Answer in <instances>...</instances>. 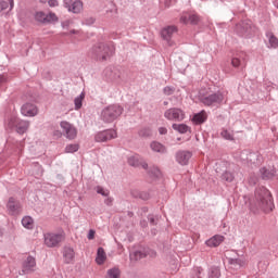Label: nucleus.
Segmentation results:
<instances>
[{"instance_id": "a878e982", "label": "nucleus", "mask_w": 278, "mask_h": 278, "mask_svg": "<svg viewBox=\"0 0 278 278\" xmlns=\"http://www.w3.org/2000/svg\"><path fill=\"white\" fill-rule=\"evenodd\" d=\"M172 128L178 131V134H188V131H190V126L186 124H173Z\"/></svg>"}, {"instance_id": "ea45409f", "label": "nucleus", "mask_w": 278, "mask_h": 278, "mask_svg": "<svg viewBox=\"0 0 278 278\" xmlns=\"http://www.w3.org/2000/svg\"><path fill=\"white\" fill-rule=\"evenodd\" d=\"M46 23H58V15L55 13L46 14Z\"/></svg>"}, {"instance_id": "13d9d810", "label": "nucleus", "mask_w": 278, "mask_h": 278, "mask_svg": "<svg viewBox=\"0 0 278 278\" xmlns=\"http://www.w3.org/2000/svg\"><path fill=\"white\" fill-rule=\"evenodd\" d=\"M168 104V102H164V105H167Z\"/></svg>"}, {"instance_id": "c03bdc74", "label": "nucleus", "mask_w": 278, "mask_h": 278, "mask_svg": "<svg viewBox=\"0 0 278 278\" xmlns=\"http://www.w3.org/2000/svg\"><path fill=\"white\" fill-rule=\"evenodd\" d=\"M48 4L50 8H58V5H60V2H58V0H49Z\"/></svg>"}, {"instance_id": "864d4df0", "label": "nucleus", "mask_w": 278, "mask_h": 278, "mask_svg": "<svg viewBox=\"0 0 278 278\" xmlns=\"http://www.w3.org/2000/svg\"><path fill=\"white\" fill-rule=\"evenodd\" d=\"M4 81H8V79L5 78V76H0V84H3Z\"/></svg>"}, {"instance_id": "2eb2a0df", "label": "nucleus", "mask_w": 278, "mask_h": 278, "mask_svg": "<svg viewBox=\"0 0 278 278\" xmlns=\"http://www.w3.org/2000/svg\"><path fill=\"white\" fill-rule=\"evenodd\" d=\"M128 164L129 166H135V167L142 166L146 170L147 168H149V164H147V162H144V160L141 159V156L138 154H135L128 157Z\"/></svg>"}, {"instance_id": "393cba45", "label": "nucleus", "mask_w": 278, "mask_h": 278, "mask_svg": "<svg viewBox=\"0 0 278 278\" xmlns=\"http://www.w3.org/2000/svg\"><path fill=\"white\" fill-rule=\"evenodd\" d=\"M105 75L112 79L113 81H116V79H121V72L118 70H112L110 67H108L105 71H104Z\"/></svg>"}, {"instance_id": "f704fd0d", "label": "nucleus", "mask_w": 278, "mask_h": 278, "mask_svg": "<svg viewBox=\"0 0 278 278\" xmlns=\"http://www.w3.org/2000/svg\"><path fill=\"white\" fill-rule=\"evenodd\" d=\"M79 151V144L71 143L65 147V153H77Z\"/></svg>"}, {"instance_id": "4c0bfd02", "label": "nucleus", "mask_w": 278, "mask_h": 278, "mask_svg": "<svg viewBox=\"0 0 278 278\" xmlns=\"http://www.w3.org/2000/svg\"><path fill=\"white\" fill-rule=\"evenodd\" d=\"M220 136L224 138V140H233V132L227 129H223L220 131Z\"/></svg>"}, {"instance_id": "aec40b11", "label": "nucleus", "mask_w": 278, "mask_h": 278, "mask_svg": "<svg viewBox=\"0 0 278 278\" xmlns=\"http://www.w3.org/2000/svg\"><path fill=\"white\" fill-rule=\"evenodd\" d=\"M177 28L176 26H167L162 29L161 36L163 40H166V42H170V39L173 38V34H176Z\"/></svg>"}, {"instance_id": "72a5a7b5", "label": "nucleus", "mask_w": 278, "mask_h": 278, "mask_svg": "<svg viewBox=\"0 0 278 278\" xmlns=\"http://www.w3.org/2000/svg\"><path fill=\"white\" fill-rule=\"evenodd\" d=\"M121 277V269L117 267H113L108 270V278H119Z\"/></svg>"}, {"instance_id": "4d7b16f0", "label": "nucleus", "mask_w": 278, "mask_h": 278, "mask_svg": "<svg viewBox=\"0 0 278 278\" xmlns=\"http://www.w3.org/2000/svg\"><path fill=\"white\" fill-rule=\"evenodd\" d=\"M56 278H62V275H58Z\"/></svg>"}, {"instance_id": "9d476101", "label": "nucleus", "mask_w": 278, "mask_h": 278, "mask_svg": "<svg viewBox=\"0 0 278 278\" xmlns=\"http://www.w3.org/2000/svg\"><path fill=\"white\" fill-rule=\"evenodd\" d=\"M63 5L73 14H80V12H84V2H81V0H63Z\"/></svg>"}, {"instance_id": "6e6552de", "label": "nucleus", "mask_w": 278, "mask_h": 278, "mask_svg": "<svg viewBox=\"0 0 278 278\" xmlns=\"http://www.w3.org/2000/svg\"><path fill=\"white\" fill-rule=\"evenodd\" d=\"M60 127L62 129L63 136L67 138V140H75L77 138V128L73 126V124L62 121L60 123Z\"/></svg>"}, {"instance_id": "f03ea898", "label": "nucleus", "mask_w": 278, "mask_h": 278, "mask_svg": "<svg viewBox=\"0 0 278 278\" xmlns=\"http://www.w3.org/2000/svg\"><path fill=\"white\" fill-rule=\"evenodd\" d=\"M91 55L96 60L105 62V60H109V58H112V55H114V46L112 43L99 42L98 45L92 47Z\"/></svg>"}, {"instance_id": "37998d69", "label": "nucleus", "mask_w": 278, "mask_h": 278, "mask_svg": "<svg viewBox=\"0 0 278 278\" xmlns=\"http://www.w3.org/2000/svg\"><path fill=\"white\" fill-rule=\"evenodd\" d=\"M97 193L101 194L102 197H109L110 195V191L103 189L102 187H97Z\"/></svg>"}, {"instance_id": "3c124183", "label": "nucleus", "mask_w": 278, "mask_h": 278, "mask_svg": "<svg viewBox=\"0 0 278 278\" xmlns=\"http://www.w3.org/2000/svg\"><path fill=\"white\" fill-rule=\"evenodd\" d=\"M148 220H150L151 225H155V217L153 215H149Z\"/></svg>"}, {"instance_id": "2f4dec72", "label": "nucleus", "mask_w": 278, "mask_h": 278, "mask_svg": "<svg viewBox=\"0 0 278 278\" xmlns=\"http://www.w3.org/2000/svg\"><path fill=\"white\" fill-rule=\"evenodd\" d=\"M228 264L233 268H242L244 266V262L240 258H228Z\"/></svg>"}, {"instance_id": "de8ad7c7", "label": "nucleus", "mask_w": 278, "mask_h": 278, "mask_svg": "<svg viewBox=\"0 0 278 278\" xmlns=\"http://www.w3.org/2000/svg\"><path fill=\"white\" fill-rule=\"evenodd\" d=\"M105 205L112 206V203H114V198H106L104 200Z\"/></svg>"}, {"instance_id": "f3484780", "label": "nucleus", "mask_w": 278, "mask_h": 278, "mask_svg": "<svg viewBox=\"0 0 278 278\" xmlns=\"http://www.w3.org/2000/svg\"><path fill=\"white\" fill-rule=\"evenodd\" d=\"M260 172H261L262 179H265V180L275 179L278 177V170L275 167L273 168L263 167L261 168Z\"/></svg>"}, {"instance_id": "6ab92c4d", "label": "nucleus", "mask_w": 278, "mask_h": 278, "mask_svg": "<svg viewBox=\"0 0 278 278\" xmlns=\"http://www.w3.org/2000/svg\"><path fill=\"white\" fill-rule=\"evenodd\" d=\"M63 261L65 264H73L75 262V250L71 247L63 249Z\"/></svg>"}, {"instance_id": "7ed1b4c3", "label": "nucleus", "mask_w": 278, "mask_h": 278, "mask_svg": "<svg viewBox=\"0 0 278 278\" xmlns=\"http://www.w3.org/2000/svg\"><path fill=\"white\" fill-rule=\"evenodd\" d=\"M225 97H227V93L222 90L212 93L200 92V101L201 103H203V105H206L207 108L220 105V103L225 101Z\"/></svg>"}, {"instance_id": "f257e3e1", "label": "nucleus", "mask_w": 278, "mask_h": 278, "mask_svg": "<svg viewBox=\"0 0 278 278\" xmlns=\"http://www.w3.org/2000/svg\"><path fill=\"white\" fill-rule=\"evenodd\" d=\"M256 205L264 212H273L275 204L273 203V195L268 189L261 187L255 191Z\"/></svg>"}, {"instance_id": "a19ab883", "label": "nucleus", "mask_w": 278, "mask_h": 278, "mask_svg": "<svg viewBox=\"0 0 278 278\" xmlns=\"http://www.w3.org/2000/svg\"><path fill=\"white\" fill-rule=\"evenodd\" d=\"M139 136H141V138H149V136H151V128H142L141 130H139Z\"/></svg>"}, {"instance_id": "7c9ffc66", "label": "nucleus", "mask_w": 278, "mask_h": 278, "mask_svg": "<svg viewBox=\"0 0 278 278\" xmlns=\"http://www.w3.org/2000/svg\"><path fill=\"white\" fill-rule=\"evenodd\" d=\"M13 10L14 8V0H8V1H0V12H3V10Z\"/></svg>"}, {"instance_id": "412c9836", "label": "nucleus", "mask_w": 278, "mask_h": 278, "mask_svg": "<svg viewBox=\"0 0 278 278\" xmlns=\"http://www.w3.org/2000/svg\"><path fill=\"white\" fill-rule=\"evenodd\" d=\"M266 47L267 49H278V38L275 34L267 31L266 33Z\"/></svg>"}, {"instance_id": "09e8293b", "label": "nucleus", "mask_w": 278, "mask_h": 278, "mask_svg": "<svg viewBox=\"0 0 278 278\" xmlns=\"http://www.w3.org/2000/svg\"><path fill=\"white\" fill-rule=\"evenodd\" d=\"M140 199H142L143 201H148V199H150V195L147 192H142L140 193Z\"/></svg>"}, {"instance_id": "c756f323", "label": "nucleus", "mask_w": 278, "mask_h": 278, "mask_svg": "<svg viewBox=\"0 0 278 278\" xmlns=\"http://www.w3.org/2000/svg\"><path fill=\"white\" fill-rule=\"evenodd\" d=\"M86 97V94L84 92H81L79 96H77L74 99V105H75V110H81V105L84 103V98Z\"/></svg>"}, {"instance_id": "473e14b6", "label": "nucleus", "mask_w": 278, "mask_h": 278, "mask_svg": "<svg viewBox=\"0 0 278 278\" xmlns=\"http://www.w3.org/2000/svg\"><path fill=\"white\" fill-rule=\"evenodd\" d=\"M249 29H251V26L245 25L244 22L237 25V30L239 31L240 36H244V34H249Z\"/></svg>"}, {"instance_id": "5fc2aeb1", "label": "nucleus", "mask_w": 278, "mask_h": 278, "mask_svg": "<svg viewBox=\"0 0 278 278\" xmlns=\"http://www.w3.org/2000/svg\"><path fill=\"white\" fill-rule=\"evenodd\" d=\"M70 34H79V30L72 29Z\"/></svg>"}, {"instance_id": "dca6fc26", "label": "nucleus", "mask_w": 278, "mask_h": 278, "mask_svg": "<svg viewBox=\"0 0 278 278\" xmlns=\"http://www.w3.org/2000/svg\"><path fill=\"white\" fill-rule=\"evenodd\" d=\"M21 112L23 116L31 117L38 114V109L31 103H26L21 108Z\"/></svg>"}, {"instance_id": "e433bc0d", "label": "nucleus", "mask_w": 278, "mask_h": 278, "mask_svg": "<svg viewBox=\"0 0 278 278\" xmlns=\"http://www.w3.org/2000/svg\"><path fill=\"white\" fill-rule=\"evenodd\" d=\"M222 179L224 181H228V184H231V181H233V179H236V176H233V173H231V172H224L222 175Z\"/></svg>"}, {"instance_id": "8fccbe9b", "label": "nucleus", "mask_w": 278, "mask_h": 278, "mask_svg": "<svg viewBox=\"0 0 278 278\" xmlns=\"http://www.w3.org/2000/svg\"><path fill=\"white\" fill-rule=\"evenodd\" d=\"M162 176V172H160V168L155 167L154 168V177H161Z\"/></svg>"}, {"instance_id": "bb28decb", "label": "nucleus", "mask_w": 278, "mask_h": 278, "mask_svg": "<svg viewBox=\"0 0 278 278\" xmlns=\"http://www.w3.org/2000/svg\"><path fill=\"white\" fill-rule=\"evenodd\" d=\"M150 147L155 153H166V148L157 141H153Z\"/></svg>"}, {"instance_id": "f8f14e48", "label": "nucleus", "mask_w": 278, "mask_h": 278, "mask_svg": "<svg viewBox=\"0 0 278 278\" xmlns=\"http://www.w3.org/2000/svg\"><path fill=\"white\" fill-rule=\"evenodd\" d=\"M34 270H36V258L29 255L22 264V271L25 275H29V273H34Z\"/></svg>"}, {"instance_id": "49530a36", "label": "nucleus", "mask_w": 278, "mask_h": 278, "mask_svg": "<svg viewBox=\"0 0 278 278\" xmlns=\"http://www.w3.org/2000/svg\"><path fill=\"white\" fill-rule=\"evenodd\" d=\"M94 230L90 229L87 235L88 240H94Z\"/></svg>"}, {"instance_id": "79ce46f5", "label": "nucleus", "mask_w": 278, "mask_h": 278, "mask_svg": "<svg viewBox=\"0 0 278 278\" xmlns=\"http://www.w3.org/2000/svg\"><path fill=\"white\" fill-rule=\"evenodd\" d=\"M163 92L166 97H170V94H175V87L166 86L164 87Z\"/></svg>"}, {"instance_id": "423d86ee", "label": "nucleus", "mask_w": 278, "mask_h": 278, "mask_svg": "<svg viewBox=\"0 0 278 278\" xmlns=\"http://www.w3.org/2000/svg\"><path fill=\"white\" fill-rule=\"evenodd\" d=\"M164 117L167 121H174L175 123H181L186 118V112L179 108H172L164 112Z\"/></svg>"}, {"instance_id": "58836bf2", "label": "nucleus", "mask_w": 278, "mask_h": 278, "mask_svg": "<svg viewBox=\"0 0 278 278\" xmlns=\"http://www.w3.org/2000/svg\"><path fill=\"white\" fill-rule=\"evenodd\" d=\"M35 20L38 21V23H47V14H45V12H37Z\"/></svg>"}, {"instance_id": "cd10ccee", "label": "nucleus", "mask_w": 278, "mask_h": 278, "mask_svg": "<svg viewBox=\"0 0 278 278\" xmlns=\"http://www.w3.org/2000/svg\"><path fill=\"white\" fill-rule=\"evenodd\" d=\"M129 257L131 260V262H138V260H142V257H147V254H144V252L137 250L135 252H131L129 254Z\"/></svg>"}, {"instance_id": "a211bd4d", "label": "nucleus", "mask_w": 278, "mask_h": 278, "mask_svg": "<svg viewBox=\"0 0 278 278\" xmlns=\"http://www.w3.org/2000/svg\"><path fill=\"white\" fill-rule=\"evenodd\" d=\"M225 242V237L222 235H215L211 237L208 240L205 241L206 247H210L211 249H214L216 247H220Z\"/></svg>"}, {"instance_id": "c85d7f7f", "label": "nucleus", "mask_w": 278, "mask_h": 278, "mask_svg": "<svg viewBox=\"0 0 278 278\" xmlns=\"http://www.w3.org/2000/svg\"><path fill=\"white\" fill-rule=\"evenodd\" d=\"M22 225L25 227V229H34V218H31V216L23 217Z\"/></svg>"}, {"instance_id": "1a4fd4ad", "label": "nucleus", "mask_w": 278, "mask_h": 278, "mask_svg": "<svg viewBox=\"0 0 278 278\" xmlns=\"http://www.w3.org/2000/svg\"><path fill=\"white\" fill-rule=\"evenodd\" d=\"M179 23L181 25H199L201 17L197 13L182 12L180 14Z\"/></svg>"}, {"instance_id": "20e7f679", "label": "nucleus", "mask_w": 278, "mask_h": 278, "mask_svg": "<svg viewBox=\"0 0 278 278\" xmlns=\"http://www.w3.org/2000/svg\"><path fill=\"white\" fill-rule=\"evenodd\" d=\"M123 114V108L118 104H111L102 110L101 118L104 123H114Z\"/></svg>"}, {"instance_id": "5701e85b", "label": "nucleus", "mask_w": 278, "mask_h": 278, "mask_svg": "<svg viewBox=\"0 0 278 278\" xmlns=\"http://www.w3.org/2000/svg\"><path fill=\"white\" fill-rule=\"evenodd\" d=\"M105 260H108V254L103 248H98L96 263L98 266H103L105 264Z\"/></svg>"}, {"instance_id": "4be33fe9", "label": "nucleus", "mask_w": 278, "mask_h": 278, "mask_svg": "<svg viewBox=\"0 0 278 278\" xmlns=\"http://www.w3.org/2000/svg\"><path fill=\"white\" fill-rule=\"evenodd\" d=\"M207 121V112L201 111L199 113H195L192 117L193 125H203Z\"/></svg>"}, {"instance_id": "9b49d317", "label": "nucleus", "mask_w": 278, "mask_h": 278, "mask_svg": "<svg viewBox=\"0 0 278 278\" xmlns=\"http://www.w3.org/2000/svg\"><path fill=\"white\" fill-rule=\"evenodd\" d=\"M117 136L118 134L114 129H106L96 132L94 140L97 142H108L110 140H114Z\"/></svg>"}, {"instance_id": "ddd939ff", "label": "nucleus", "mask_w": 278, "mask_h": 278, "mask_svg": "<svg viewBox=\"0 0 278 278\" xmlns=\"http://www.w3.org/2000/svg\"><path fill=\"white\" fill-rule=\"evenodd\" d=\"M231 65L235 68H240L247 65V53L239 52L231 59Z\"/></svg>"}, {"instance_id": "a18cd8bd", "label": "nucleus", "mask_w": 278, "mask_h": 278, "mask_svg": "<svg viewBox=\"0 0 278 278\" xmlns=\"http://www.w3.org/2000/svg\"><path fill=\"white\" fill-rule=\"evenodd\" d=\"M159 134L161 136H166V134H168V129H166V127H160L159 128Z\"/></svg>"}, {"instance_id": "39448f33", "label": "nucleus", "mask_w": 278, "mask_h": 278, "mask_svg": "<svg viewBox=\"0 0 278 278\" xmlns=\"http://www.w3.org/2000/svg\"><path fill=\"white\" fill-rule=\"evenodd\" d=\"M63 240H64L63 232H59V233L46 232L43 235V242L46 247H48L49 249H53V247H58V244H60V242H62Z\"/></svg>"}, {"instance_id": "c9c22d12", "label": "nucleus", "mask_w": 278, "mask_h": 278, "mask_svg": "<svg viewBox=\"0 0 278 278\" xmlns=\"http://www.w3.org/2000/svg\"><path fill=\"white\" fill-rule=\"evenodd\" d=\"M208 278H220V269L218 267H211Z\"/></svg>"}, {"instance_id": "4468645a", "label": "nucleus", "mask_w": 278, "mask_h": 278, "mask_svg": "<svg viewBox=\"0 0 278 278\" xmlns=\"http://www.w3.org/2000/svg\"><path fill=\"white\" fill-rule=\"evenodd\" d=\"M192 157V152L190 151H179L176 153V162L181 166H188L190 159Z\"/></svg>"}, {"instance_id": "0eeeda50", "label": "nucleus", "mask_w": 278, "mask_h": 278, "mask_svg": "<svg viewBox=\"0 0 278 278\" xmlns=\"http://www.w3.org/2000/svg\"><path fill=\"white\" fill-rule=\"evenodd\" d=\"M8 127L9 129H14L15 127L17 134H25L29 129V122L21 121L17 117H11L8 121Z\"/></svg>"}, {"instance_id": "603ef678", "label": "nucleus", "mask_w": 278, "mask_h": 278, "mask_svg": "<svg viewBox=\"0 0 278 278\" xmlns=\"http://www.w3.org/2000/svg\"><path fill=\"white\" fill-rule=\"evenodd\" d=\"M94 23V18L90 17L87 20L86 25H92Z\"/></svg>"}, {"instance_id": "b1692460", "label": "nucleus", "mask_w": 278, "mask_h": 278, "mask_svg": "<svg viewBox=\"0 0 278 278\" xmlns=\"http://www.w3.org/2000/svg\"><path fill=\"white\" fill-rule=\"evenodd\" d=\"M7 207H8V211L10 212V214H16L18 212V210L21 208V204L16 203L14 198H10L9 202L7 204Z\"/></svg>"}, {"instance_id": "6e6d98bb", "label": "nucleus", "mask_w": 278, "mask_h": 278, "mask_svg": "<svg viewBox=\"0 0 278 278\" xmlns=\"http://www.w3.org/2000/svg\"><path fill=\"white\" fill-rule=\"evenodd\" d=\"M40 1V3H46L47 2V0H39Z\"/></svg>"}]
</instances>
